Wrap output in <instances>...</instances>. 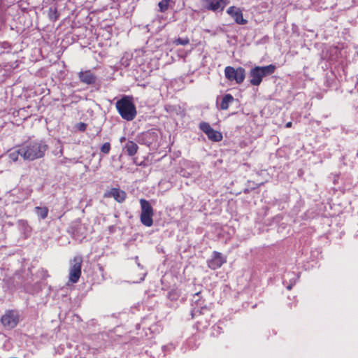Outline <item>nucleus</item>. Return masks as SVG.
Segmentation results:
<instances>
[{
    "instance_id": "6e6552de",
    "label": "nucleus",
    "mask_w": 358,
    "mask_h": 358,
    "mask_svg": "<svg viewBox=\"0 0 358 358\" xmlns=\"http://www.w3.org/2000/svg\"><path fill=\"white\" fill-rule=\"evenodd\" d=\"M199 292L193 296L192 302L195 304L192 311V317L199 315H210L208 308L204 304V301L201 299Z\"/></svg>"
},
{
    "instance_id": "20e7f679",
    "label": "nucleus",
    "mask_w": 358,
    "mask_h": 358,
    "mask_svg": "<svg viewBox=\"0 0 358 358\" xmlns=\"http://www.w3.org/2000/svg\"><path fill=\"white\" fill-rule=\"evenodd\" d=\"M140 203L141 208L140 217L141 222L145 227H151L153 224V208L150 203L144 199H141L140 200Z\"/></svg>"
},
{
    "instance_id": "423d86ee",
    "label": "nucleus",
    "mask_w": 358,
    "mask_h": 358,
    "mask_svg": "<svg viewBox=\"0 0 358 358\" xmlns=\"http://www.w3.org/2000/svg\"><path fill=\"white\" fill-rule=\"evenodd\" d=\"M20 313L16 310H8L1 316V322L8 329H13L20 322Z\"/></svg>"
},
{
    "instance_id": "6ab92c4d",
    "label": "nucleus",
    "mask_w": 358,
    "mask_h": 358,
    "mask_svg": "<svg viewBox=\"0 0 358 358\" xmlns=\"http://www.w3.org/2000/svg\"><path fill=\"white\" fill-rule=\"evenodd\" d=\"M138 148V147L136 143L133 141H128L126 143L124 150L129 156H133L137 152Z\"/></svg>"
},
{
    "instance_id": "a878e982",
    "label": "nucleus",
    "mask_w": 358,
    "mask_h": 358,
    "mask_svg": "<svg viewBox=\"0 0 358 358\" xmlns=\"http://www.w3.org/2000/svg\"><path fill=\"white\" fill-rule=\"evenodd\" d=\"M129 59H130V55H124L122 59H121V63L123 66H128L129 65Z\"/></svg>"
},
{
    "instance_id": "c85d7f7f",
    "label": "nucleus",
    "mask_w": 358,
    "mask_h": 358,
    "mask_svg": "<svg viewBox=\"0 0 358 358\" xmlns=\"http://www.w3.org/2000/svg\"><path fill=\"white\" fill-rule=\"evenodd\" d=\"M124 140H125V138H124V137H122V138H121L120 141H121V142H122V141H124Z\"/></svg>"
},
{
    "instance_id": "7ed1b4c3",
    "label": "nucleus",
    "mask_w": 358,
    "mask_h": 358,
    "mask_svg": "<svg viewBox=\"0 0 358 358\" xmlns=\"http://www.w3.org/2000/svg\"><path fill=\"white\" fill-rule=\"evenodd\" d=\"M275 69V66L273 64L252 68L249 73L250 84L255 86L259 85L263 78L273 74Z\"/></svg>"
},
{
    "instance_id": "0eeeda50",
    "label": "nucleus",
    "mask_w": 358,
    "mask_h": 358,
    "mask_svg": "<svg viewBox=\"0 0 358 358\" xmlns=\"http://www.w3.org/2000/svg\"><path fill=\"white\" fill-rule=\"evenodd\" d=\"M224 75L230 82L235 81L237 84H241L245 78V70L242 67L235 69L229 66L224 69Z\"/></svg>"
},
{
    "instance_id": "cd10ccee",
    "label": "nucleus",
    "mask_w": 358,
    "mask_h": 358,
    "mask_svg": "<svg viewBox=\"0 0 358 358\" xmlns=\"http://www.w3.org/2000/svg\"><path fill=\"white\" fill-rule=\"evenodd\" d=\"M292 122H288L287 123H286L285 127L287 128H289L292 127Z\"/></svg>"
},
{
    "instance_id": "f257e3e1",
    "label": "nucleus",
    "mask_w": 358,
    "mask_h": 358,
    "mask_svg": "<svg viewBox=\"0 0 358 358\" xmlns=\"http://www.w3.org/2000/svg\"><path fill=\"white\" fill-rule=\"evenodd\" d=\"M48 149V144L41 139L29 141L21 145L22 158L28 161L43 157Z\"/></svg>"
},
{
    "instance_id": "2eb2a0df",
    "label": "nucleus",
    "mask_w": 358,
    "mask_h": 358,
    "mask_svg": "<svg viewBox=\"0 0 358 358\" xmlns=\"http://www.w3.org/2000/svg\"><path fill=\"white\" fill-rule=\"evenodd\" d=\"M157 139V134L153 131H148L142 134L141 141L145 145H150Z\"/></svg>"
},
{
    "instance_id": "bb28decb",
    "label": "nucleus",
    "mask_w": 358,
    "mask_h": 358,
    "mask_svg": "<svg viewBox=\"0 0 358 358\" xmlns=\"http://www.w3.org/2000/svg\"><path fill=\"white\" fill-rule=\"evenodd\" d=\"M78 128H79V129H80V131H84V130H85V129H86V124H84V123H80V124H79V127H78Z\"/></svg>"
},
{
    "instance_id": "1a4fd4ad",
    "label": "nucleus",
    "mask_w": 358,
    "mask_h": 358,
    "mask_svg": "<svg viewBox=\"0 0 358 358\" xmlns=\"http://www.w3.org/2000/svg\"><path fill=\"white\" fill-rule=\"evenodd\" d=\"M199 129L205 133L208 139L212 141L219 142L222 139V134L221 132L214 130L208 122H201L199 124Z\"/></svg>"
},
{
    "instance_id": "393cba45",
    "label": "nucleus",
    "mask_w": 358,
    "mask_h": 358,
    "mask_svg": "<svg viewBox=\"0 0 358 358\" xmlns=\"http://www.w3.org/2000/svg\"><path fill=\"white\" fill-rule=\"evenodd\" d=\"M110 150V144L109 143H105L101 147V152L104 154H108Z\"/></svg>"
},
{
    "instance_id": "ddd939ff",
    "label": "nucleus",
    "mask_w": 358,
    "mask_h": 358,
    "mask_svg": "<svg viewBox=\"0 0 358 358\" xmlns=\"http://www.w3.org/2000/svg\"><path fill=\"white\" fill-rule=\"evenodd\" d=\"M104 196L108 198L112 197L116 201L122 203L125 200L127 197V194L124 191L121 190L118 188H112L111 189L105 193Z\"/></svg>"
},
{
    "instance_id": "9b49d317",
    "label": "nucleus",
    "mask_w": 358,
    "mask_h": 358,
    "mask_svg": "<svg viewBox=\"0 0 358 358\" xmlns=\"http://www.w3.org/2000/svg\"><path fill=\"white\" fill-rule=\"evenodd\" d=\"M227 13L231 17L234 18L236 23L238 24H246L248 21L243 18L241 10L236 6H230L227 10Z\"/></svg>"
},
{
    "instance_id": "f03ea898",
    "label": "nucleus",
    "mask_w": 358,
    "mask_h": 358,
    "mask_svg": "<svg viewBox=\"0 0 358 358\" xmlns=\"http://www.w3.org/2000/svg\"><path fill=\"white\" fill-rule=\"evenodd\" d=\"M116 108L120 116L127 120H133L136 115V106L129 96H124L118 100L116 103Z\"/></svg>"
},
{
    "instance_id": "39448f33",
    "label": "nucleus",
    "mask_w": 358,
    "mask_h": 358,
    "mask_svg": "<svg viewBox=\"0 0 358 358\" xmlns=\"http://www.w3.org/2000/svg\"><path fill=\"white\" fill-rule=\"evenodd\" d=\"M83 264V258L78 255L70 261L69 280L71 283H76L81 275V268Z\"/></svg>"
},
{
    "instance_id": "f8f14e48",
    "label": "nucleus",
    "mask_w": 358,
    "mask_h": 358,
    "mask_svg": "<svg viewBox=\"0 0 358 358\" xmlns=\"http://www.w3.org/2000/svg\"><path fill=\"white\" fill-rule=\"evenodd\" d=\"M226 262V258L224 257L220 252H213L212 258L208 261V267L215 270L222 266Z\"/></svg>"
},
{
    "instance_id": "9d476101",
    "label": "nucleus",
    "mask_w": 358,
    "mask_h": 358,
    "mask_svg": "<svg viewBox=\"0 0 358 358\" xmlns=\"http://www.w3.org/2000/svg\"><path fill=\"white\" fill-rule=\"evenodd\" d=\"M206 3V8L214 12L222 11L229 3L228 0H203Z\"/></svg>"
},
{
    "instance_id": "412c9836",
    "label": "nucleus",
    "mask_w": 358,
    "mask_h": 358,
    "mask_svg": "<svg viewBox=\"0 0 358 358\" xmlns=\"http://www.w3.org/2000/svg\"><path fill=\"white\" fill-rule=\"evenodd\" d=\"M20 156L22 157V153H21V145L17 147L15 150H10L8 154V157L12 162H16Z\"/></svg>"
},
{
    "instance_id": "f3484780",
    "label": "nucleus",
    "mask_w": 358,
    "mask_h": 358,
    "mask_svg": "<svg viewBox=\"0 0 358 358\" xmlns=\"http://www.w3.org/2000/svg\"><path fill=\"white\" fill-rule=\"evenodd\" d=\"M298 278V275L294 273H287L284 275L283 283H285L287 280H289V282L287 286V289L288 290H290L292 288V287L295 285Z\"/></svg>"
},
{
    "instance_id": "aec40b11",
    "label": "nucleus",
    "mask_w": 358,
    "mask_h": 358,
    "mask_svg": "<svg viewBox=\"0 0 358 358\" xmlns=\"http://www.w3.org/2000/svg\"><path fill=\"white\" fill-rule=\"evenodd\" d=\"M34 211L38 218L44 220L48 217L49 210L45 206H36L34 208Z\"/></svg>"
},
{
    "instance_id": "b1692460",
    "label": "nucleus",
    "mask_w": 358,
    "mask_h": 358,
    "mask_svg": "<svg viewBox=\"0 0 358 358\" xmlns=\"http://www.w3.org/2000/svg\"><path fill=\"white\" fill-rule=\"evenodd\" d=\"M173 43L176 45H185L189 43V40L188 38H178L176 39Z\"/></svg>"
},
{
    "instance_id": "4468645a",
    "label": "nucleus",
    "mask_w": 358,
    "mask_h": 358,
    "mask_svg": "<svg viewBox=\"0 0 358 358\" xmlns=\"http://www.w3.org/2000/svg\"><path fill=\"white\" fill-rule=\"evenodd\" d=\"M80 80L87 85L94 84L96 80V77L94 73L90 71H80L78 73Z\"/></svg>"
},
{
    "instance_id": "5701e85b",
    "label": "nucleus",
    "mask_w": 358,
    "mask_h": 358,
    "mask_svg": "<svg viewBox=\"0 0 358 358\" xmlns=\"http://www.w3.org/2000/svg\"><path fill=\"white\" fill-rule=\"evenodd\" d=\"M58 13H57V9L56 7H50L48 9V17L49 18L52 20L55 21L58 18Z\"/></svg>"
},
{
    "instance_id": "4be33fe9",
    "label": "nucleus",
    "mask_w": 358,
    "mask_h": 358,
    "mask_svg": "<svg viewBox=\"0 0 358 358\" xmlns=\"http://www.w3.org/2000/svg\"><path fill=\"white\" fill-rule=\"evenodd\" d=\"M171 3H173L172 0H162L159 2L158 6L160 12L164 13L167 10Z\"/></svg>"
},
{
    "instance_id": "dca6fc26",
    "label": "nucleus",
    "mask_w": 358,
    "mask_h": 358,
    "mask_svg": "<svg viewBox=\"0 0 358 358\" xmlns=\"http://www.w3.org/2000/svg\"><path fill=\"white\" fill-rule=\"evenodd\" d=\"M17 224L19 230L24 235L26 238L30 236L31 233V227L29 225L27 220H20L17 221Z\"/></svg>"
},
{
    "instance_id": "a211bd4d",
    "label": "nucleus",
    "mask_w": 358,
    "mask_h": 358,
    "mask_svg": "<svg viewBox=\"0 0 358 358\" xmlns=\"http://www.w3.org/2000/svg\"><path fill=\"white\" fill-rule=\"evenodd\" d=\"M234 101V98L230 94H226L222 98L221 102L220 103V108L221 110H227L229 105L231 104Z\"/></svg>"
}]
</instances>
